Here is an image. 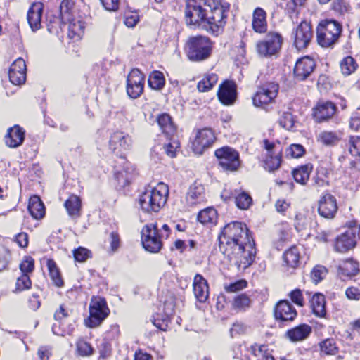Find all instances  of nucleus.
Returning <instances> with one entry per match:
<instances>
[{"mask_svg": "<svg viewBox=\"0 0 360 360\" xmlns=\"http://www.w3.org/2000/svg\"><path fill=\"white\" fill-rule=\"evenodd\" d=\"M220 251L238 270H245L254 262L255 243L245 224L232 221L222 229L218 236Z\"/></svg>", "mask_w": 360, "mask_h": 360, "instance_id": "nucleus-1", "label": "nucleus"}, {"mask_svg": "<svg viewBox=\"0 0 360 360\" xmlns=\"http://www.w3.org/2000/svg\"><path fill=\"white\" fill-rule=\"evenodd\" d=\"M229 10V4H221V0H187L186 22L218 36L224 30Z\"/></svg>", "mask_w": 360, "mask_h": 360, "instance_id": "nucleus-2", "label": "nucleus"}, {"mask_svg": "<svg viewBox=\"0 0 360 360\" xmlns=\"http://www.w3.org/2000/svg\"><path fill=\"white\" fill-rule=\"evenodd\" d=\"M169 189L166 184L161 182L155 188L144 191L139 198L141 209L147 213L158 212L165 205Z\"/></svg>", "mask_w": 360, "mask_h": 360, "instance_id": "nucleus-3", "label": "nucleus"}, {"mask_svg": "<svg viewBox=\"0 0 360 360\" xmlns=\"http://www.w3.org/2000/svg\"><path fill=\"white\" fill-rule=\"evenodd\" d=\"M212 50L210 39L201 35L189 37L186 44V55L191 61L200 62L207 59Z\"/></svg>", "mask_w": 360, "mask_h": 360, "instance_id": "nucleus-4", "label": "nucleus"}, {"mask_svg": "<svg viewBox=\"0 0 360 360\" xmlns=\"http://www.w3.org/2000/svg\"><path fill=\"white\" fill-rule=\"evenodd\" d=\"M342 32L341 24L335 20H323L316 27L318 44L328 48L335 44Z\"/></svg>", "mask_w": 360, "mask_h": 360, "instance_id": "nucleus-5", "label": "nucleus"}, {"mask_svg": "<svg viewBox=\"0 0 360 360\" xmlns=\"http://www.w3.org/2000/svg\"><path fill=\"white\" fill-rule=\"evenodd\" d=\"M110 309L105 300L101 297H93L89 304V316L84 319L88 328H96L108 316Z\"/></svg>", "mask_w": 360, "mask_h": 360, "instance_id": "nucleus-6", "label": "nucleus"}, {"mask_svg": "<svg viewBox=\"0 0 360 360\" xmlns=\"http://www.w3.org/2000/svg\"><path fill=\"white\" fill-rule=\"evenodd\" d=\"M214 155L219 161V165L224 171L235 172L240 166L238 152L229 146H224L215 150Z\"/></svg>", "mask_w": 360, "mask_h": 360, "instance_id": "nucleus-7", "label": "nucleus"}, {"mask_svg": "<svg viewBox=\"0 0 360 360\" xmlns=\"http://www.w3.org/2000/svg\"><path fill=\"white\" fill-rule=\"evenodd\" d=\"M162 239L156 224H146L143 227L141 241L146 251L152 253L158 252L162 247Z\"/></svg>", "mask_w": 360, "mask_h": 360, "instance_id": "nucleus-8", "label": "nucleus"}, {"mask_svg": "<svg viewBox=\"0 0 360 360\" xmlns=\"http://www.w3.org/2000/svg\"><path fill=\"white\" fill-rule=\"evenodd\" d=\"M279 84L276 82H266L258 88L252 97L253 105L256 107L264 108L272 103L278 95Z\"/></svg>", "mask_w": 360, "mask_h": 360, "instance_id": "nucleus-9", "label": "nucleus"}, {"mask_svg": "<svg viewBox=\"0 0 360 360\" xmlns=\"http://www.w3.org/2000/svg\"><path fill=\"white\" fill-rule=\"evenodd\" d=\"M292 36L294 38V45L298 50L308 46L313 38V31L309 22L302 21L292 31Z\"/></svg>", "mask_w": 360, "mask_h": 360, "instance_id": "nucleus-10", "label": "nucleus"}, {"mask_svg": "<svg viewBox=\"0 0 360 360\" xmlns=\"http://www.w3.org/2000/svg\"><path fill=\"white\" fill-rule=\"evenodd\" d=\"M281 44L282 37L279 34L269 33L264 40L257 43V52L264 56L274 55L281 49Z\"/></svg>", "mask_w": 360, "mask_h": 360, "instance_id": "nucleus-11", "label": "nucleus"}, {"mask_svg": "<svg viewBox=\"0 0 360 360\" xmlns=\"http://www.w3.org/2000/svg\"><path fill=\"white\" fill-rule=\"evenodd\" d=\"M215 139L214 133L211 129L205 128L199 130L192 143L193 152L198 155L202 154L214 143Z\"/></svg>", "mask_w": 360, "mask_h": 360, "instance_id": "nucleus-12", "label": "nucleus"}, {"mask_svg": "<svg viewBox=\"0 0 360 360\" xmlns=\"http://www.w3.org/2000/svg\"><path fill=\"white\" fill-rule=\"evenodd\" d=\"M336 198L329 193H323L318 202L319 214L328 219H332L338 212Z\"/></svg>", "mask_w": 360, "mask_h": 360, "instance_id": "nucleus-13", "label": "nucleus"}, {"mask_svg": "<svg viewBox=\"0 0 360 360\" xmlns=\"http://www.w3.org/2000/svg\"><path fill=\"white\" fill-rule=\"evenodd\" d=\"M312 110L315 121L321 123L330 120L337 112L338 108L332 101H321L316 103Z\"/></svg>", "mask_w": 360, "mask_h": 360, "instance_id": "nucleus-14", "label": "nucleus"}, {"mask_svg": "<svg viewBox=\"0 0 360 360\" xmlns=\"http://www.w3.org/2000/svg\"><path fill=\"white\" fill-rule=\"evenodd\" d=\"M315 67V61L309 56L299 58L293 70L295 77L300 81L307 79L314 72Z\"/></svg>", "mask_w": 360, "mask_h": 360, "instance_id": "nucleus-15", "label": "nucleus"}, {"mask_svg": "<svg viewBox=\"0 0 360 360\" xmlns=\"http://www.w3.org/2000/svg\"><path fill=\"white\" fill-rule=\"evenodd\" d=\"M26 64L22 58L16 59L8 71L10 82L14 85H22L26 81Z\"/></svg>", "mask_w": 360, "mask_h": 360, "instance_id": "nucleus-16", "label": "nucleus"}, {"mask_svg": "<svg viewBox=\"0 0 360 360\" xmlns=\"http://www.w3.org/2000/svg\"><path fill=\"white\" fill-rule=\"evenodd\" d=\"M356 244V229L349 228L336 238L335 249L340 252H346Z\"/></svg>", "mask_w": 360, "mask_h": 360, "instance_id": "nucleus-17", "label": "nucleus"}, {"mask_svg": "<svg viewBox=\"0 0 360 360\" xmlns=\"http://www.w3.org/2000/svg\"><path fill=\"white\" fill-rule=\"evenodd\" d=\"M297 315V311L288 300H281L275 307V319L281 322L293 321Z\"/></svg>", "mask_w": 360, "mask_h": 360, "instance_id": "nucleus-18", "label": "nucleus"}, {"mask_svg": "<svg viewBox=\"0 0 360 360\" xmlns=\"http://www.w3.org/2000/svg\"><path fill=\"white\" fill-rule=\"evenodd\" d=\"M217 96L219 100L224 105H231L236 98V87L233 82L226 81L220 85Z\"/></svg>", "mask_w": 360, "mask_h": 360, "instance_id": "nucleus-19", "label": "nucleus"}, {"mask_svg": "<svg viewBox=\"0 0 360 360\" xmlns=\"http://www.w3.org/2000/svg\"><path fill=\"white\" fill-rule=\"evenodd\" d=\"M43 9L42 4L34 3L28 10L27 19L32 31H37L41 28Z\"/></svg>", "mask_w": 360, "mask_h": 360, "instance_id": "nucleus-20", "label": "nucleus"}, {"mask_svg": "<svg viewBox=\"0 0 360 360\" xmlns=\"http://www.w3.org/2000/svg\"><path fill=\"white\" fill-rule=\"evenodd\" d=\"M5 143L10 148L20 146L25 139V131L18 125L10 127L5 136Z\"/></svg>", "mask_w": 360, "mask_h": 360, "instance_id": "nucleus-21", "label": "nucleus"}, {"mask_svg": "<svg viewBox=\"0 0 360 360\" xmlns=\"http://www.w3.org/2000/svg\"><path fill=\"white\" fill-rule=\"evenodd\" d=\"M193 292L196 299L204 302L208 298L209 287L207 281L200 274H196L193 283Z\"/></svg>", "mask_w": 360, "mask_h": 360, "instance_id": "nucleus-22", "label": "nucleus"}, {"mask_svg": "<svg viewBox=\"0 0 360 360\" xmlns=\"http://www.w3.org/2000/svg\"><path fill=\"white\" fill-rule=\"evenodd\" d=\"M174 305L172 302H165L164 304V316L158 314L153 318V323L162 330H166L170 321V317L174 314Z\"/></svg>", "mask_w": 360, "mask_h": 360, "instance_id": "nucleus-23", "label": "nucleus"}, {"mask_svg": "<svg viewBox=\"0 0 360 360\" xmlns=\"http://www.w3.org/2000/svg\"><path fill=\"white\" fill-rule=\"evenodd\" d=\"M186 202L191 205L200 203L205 200V188L204 186L195 182L190 187L186 193Z\"/></svg>", "mask_w": 360, "mask_h": 360, "instance_id": "nucleus-24", "label": "nucleus"}, {"mask_svg": "<svg viewBox=\"0 0 360 360\" xmlns=\"http://www.w3.org/2000/svg\"><path fill=\"white\" fill-rule=\"evenodd\" d=\"M311 333V328L303 323L288 330L285 336L292 342H299L307 339Z\"/></svg>", "mask_w": 360, "mask_h": 360, "instance_id": "nucleus-25", "label": "nucleus"}, {"mask_svg": "<svg viewBox=\"0 0 360 360\" xmlns=\"http://www.w3.org/2000/svg\"><path fill=\"white\" fill-rule=\"evenodd\" d=\"M359 272V263L353 259H347L339 266L338 274L341 278H352Z\"/></svg>", "mask_w": 360, "mask_h": 360, "instance_id": "nucleus-26", "label": "nucleus"}, {"mask_svg": "<svg viewBox=\"0 0 360 360\" xmlns=\"http://www.w3.org/2000/svg\"><path fill=\"white\" fill-rule=\"evenodd\" d=\"M252 25L256 32L264 33L266 31V13L262 8L258 7L255 9L252 15Z\"/></svg>", "mask_w": 360, "mask_h": 360, "instance_id": "nucleus-27", "label": "nucleus"}, {"mask_svg": "<svg viewBox=\"0 0 360 360\" xmlns=\"http://www.w3.org/2000/svg\"><path fill=\"white\" fill-rule=\"evenodd\" d=\"M131 143V137L122 131L115 132L110 139V146L114 150H116L118 147L123 150H128L130 148Z\"/></svg>", "mask_w": 360, "mask_h": 360, "instance_id": "nucleus-28", "label": "nucleus"}, {"mask_svg": "<svg viewBox=\"0 0 360 360\" xmlns=\"http://www.w3.org/2000/svg\"><path fill=\"white\" fill-rule=\"evenodd\" d=\"M157 122L162 133L168 138L174 135L176 128L169 114L162 113L157 118Z\"/></svg>", "mask_w": 360, "mask_h": 360, "instance_id": "nucleus-29", "label": "nucleus"}, {"mask_svg": "<svg viewBox=\"0 0 360 360\" xmlns=\"http://www.w3.org/2000/svg\"><path fill=\"white\" fill-rule=\"evenodd\" d=\"M64 206L72 218H78L81 216L82 200L79 196L71 195L65 200Z\"/></svg>", "mask_w": 360, "mask_h": 360, "instance_id": "nucleus-30", "label": "nucleus"}, {"mask_svg": "<svg viewBox=\"0 0 360 360\" xmlns=\"http://www.w3.org/2000/svg\"><path fill=\"white\" fill-rule=\"evenodd\" d=\"M27 209L34 219H39L44 216V205L37 195H34L30 198Z\"/></svg>", "mask_w": 360, "mask_h": 360, "instance_id": "nucleus-31", "label": "nucleus"}, {"mask_svg": "<svg viewBox=\"0 0 360 360\" xmlns=\"http://www.w3.org/2000/svg\"><path fill=\"white\" fill-rule=\"evenodd\" d=\"M313 313L318 317H325L326 314L325 297L321 293H316L311 300Z\"/></svg>", "mask_w": 360, "mask_h": 360, "instance_id": "nucleus-32", "label": "nucleus"}, {"mask_svg": "<svg viewBox=\"0 0 360 360\" xmlns=\"http://www.w3.org/2000/svg\"><path fill=\"white\" fill-rule=\"evenodd\" d=\"M311 171L312 165L307 164L293 169L292 174L296 182L305 185L309 179Z\"/></svg>", "mask_w": 360, "mask_h": 360, "instance_id": "nucleus-33", "label": "nucleus"}, {"mask_svg": "<svg viewBox=\"0 0 360 360\" xmlns=\"http://www.w3.org/2000/svg\"><path fill=\"white\" fill-rule=\"evenodd\" d=\"M217 219V210L212 207H207L202 210L198 214V220L204 225L215 224Z\"/></svg>", "mask_w": 360, "mask_h": 360, "instance_id": "nucleus-34", "label": "nucleus"}, {"mask_svg": "<svg viewBox=\"0 0 360 360\" xmlns=\"http://www.w3.org/2000/svg\"><path fill=\"white\" fill-rule=\"evenodd\" d=\"M300 257V251L295 246L286 250L283 255V260L286 265L292 269L298 266Z\"/></svg>", "mask_w": 360, "mask_h": 360, "instance_id": "nucleus-35", "label": "nucleus"}, {"mask_svg": "<svg viewBox=\"0 0 360 360\" xmlns=\"http://www.w3.org/2000/svg\"><path fill=\"white\" fill-rule=\"evenodd\" d=\"M252 354L257 357V360H274L268 346L255 343L250 347Z\"/></svg>", "mask_w": 360, "mask_h": 360, "instance_id": "nucleus-36", "label": "nucleus"}, {"mask_svg": "<svg viewBox=\"0 0 360 360\" xmlns=\"http://www.w3.org/2000/svg\"><path fill=\"white\" fill-rule=\"evenodd\" d=\"M47 266L49 269V276L53 284L58 288L63 287L64 282L56 262L52 259H49L47 261Z\"/></svg>", "mask_w": 360, "mask_h": 360, "instance_id": "nucleus-37", "label": "nucleus"}, {"mask_svg": "<svg viewBox=\"0 0 360 360\" xmlns=\"http://www.w3.org/2000/svg\"><path fill=\"white\" fill-rule=\"evenodd\" d=\"M251 304V300L244 293L236 296L233 300L232 307L238 311H244L248 309Z\"/></svg>", "mask_w": 360, "mask_h": 360, "instance_id": "nucleus-38", "label": "nucleus"}, {"mask_svg": "<svg viewBox=\"0 0 360 360\" xmlns=\"http://www.w3.org/2000/svg\"><path fill=\"white\" fill-rule=\"evenodd\" d=\"M165 80L163 74L160 71H154L149 76L148 84L155 90H160L165 86Z\"/></svg>", "mask_w": 360, "mask_h": 360, "instance_id": "nucleus-39", "label": "nucleus"}, {"mask_svg": "<svg viewBox=\"0 0 360 360\" xmlns=\"http://www.w3.org/2000/svg\"><path fill=\"white\" fill-rule=\"evenodd\" d=\"M320 349L321 353L326 355H335L338 352V347L333 338H328L320 342Z\"/></svg>", "mask_w": 360, "mask_h": 360, "instance_id": "nucleus-40", "label": "nucleus"}, {"mask_svg": "<svg viewBox=\"0 0 360 360\" xmlns=\"http://www.w3.org/2000/svg\"><path fill=\"white\" fill-rule=\"evenodd\" d=\"M358 65L355 59L352 56L345 57L340 62V69L343 75H349L357 68Z\"/></svg>", "mask_w": 360, "mask_h": 360, "instance_id": "nucleus-41", "label": "nucleus"}, {"mask_svg": "<svg viewBox=\"0 0 360 360\" xmlns=\"http://www.w3.org/2000/svg\"><path fill=\"white\" fill-rule=\"evenodd\" d=\"M234 198L236 206L240 210L248 209L252 203V197L245 191H242Z\"/></svg>", "mask_w": 360, "mask_h": 360, "instance_id": "nucleus-42", "label": "nucleus"}, {"mask_svg": "<svg viewBox=\"0 0 360 360\" xmlns=\"http://www.w3.org/2000/svg\"><path fill=\"white\" fill-rule=\"evenodd\" d=\"M318 141L326 146H333L339 141V138L335 132L323 131L319 134Z\"/></svg>", "mask_w": 360, "mask_h": 360, "instance_id": "nucleus-43", "label": "nucleus"}, {"mask_svg": "<svg viewBox=\"0 0 360 360\" xmlns=\"http://www.w3.org/2000/svg\"><path fill=\"white\" fill-rule=\"evenodd\" d=\"M32 281L30 276L27 274H22V275L17 278L15 292H21L30 289Z\"/></svg>", "mask_w": 360, "mask_h": 360, "instance_id": "nucleus-44", "label": "nucleus"}, {"mask_svg": "<svg viewBox=\"0 0 360 360\" xmlns=\"http://www.w3.org/2000/svg\"><path fill=\"white\" fill-rule=\"evenodd\" d=\"M328 273L327 269L321 265H316L311 272V278L316 284L322 281Z\"/></svg>", "mask_w": 360, "mask_h": 360, "instance_id": "nucleus-45", "label": "nucleus"}, {"mask_svg": "<svg viewBox=\"0 0 360 360\" xmlns=\"http://www.w3.org/2000/svg\"><path fill=\"white\" fill-rule=\"evenodd\" d=\"M281 162V157L278 155L275 156L269 155L266 158L264 163L266 169L273 172L278 169Z\"/></svg>", "mask_w": 360, "mask_h": 360, "instance_id": "nucleus-46", "label": "nucleus"}, {"mask_svg": "<svg viewBox=\"0 0 360 360\" xmlns=\"http://www.w3.org/2000/svg\"><path fill=\"white\" fill-rule=\"evenodd\" d=\"M77 350L78 354L82 356H88L93 354L94 349L89 343L81 340L77 343Z\"/></svg>", "mask_w": 360, "mask_h": 360, "instance_id": "nucleus-47", "label": "nucleus"}, {"mask_svg": "<svg viewBox=\"0 0 360 360\" xmlns=\"http://www.w3.org/2000/svg\"><path fill=\"white\" fill-rule=\"evenodd\" d=\"M294 118L291 112H283L279 118V124L286 129H290L294 126Z\"/></svg>", "mask_w": 360, "mask_h": 360, "instance_id": "nucleus-48", "label": "nucleus"}, {"mask_svg": "<svg viewBox=\"0 0 360 360\" xmlns=\"http://www.w3.org/2000/svg\"><path fill=\"white\" fill-rule=\"evenodd\" d=\"M75 259L79 262H84L91 257V251L85 248L79 247L73 250Z\"/></svg>", "mask_w": 360, "mask_h": 360, "instance_id": "nucleus-49", "label": "nucleus"}, {"mask_svg": "<svg viewBox=\"0 0 360 360\" xmlns=\"http://www.w3.org/2000/svg\"><path fill=\"white\" fill-rule=\"evenodd\" d=\"M34 268V260L30 256L25 257L24 259L20 264V269L22 274L32 273Z\"/></svg>", "mask_w": 360, "mask_h": 360, "instance_id": "nucleus-50", "label": "nucleus"}, {"mask_svg": "<svg viewBox=\"0 0 360 360\" xmlns=\"http://www.w3.org/2000/svg\"><path fill=\"white\" fill-rule=\"evenodd\" d=\"M84 26L81 21L71 22L68 26L69 37L74 38L75 36L80 37L83 33Z\"/></svg>", "mask_w": 360, "mask_h": 360, "instance_id": "nucleus-51", "label": "nucleus"}, {"mask_svg": "<svg viewBox=\"0 0 360 360\" xmlns=\"http://www.w3.org/2000/svg\"><path fill=\"white\" fill-rule=\"evenodd\" d=\"M349 152L353 156L360 154V136H351Z\"/></svg>", "mask_w": 360, "mask_h": 360, "instance_id": "nucleus-52", "label": "nucleus"}, {"mask_svg": "<svg viewBox=\"0 0 360 360\" xmlns=\"http://www.w3.org/2000/svg\"><path fill=\"white\" fill-rule=\"evenodd\" d=\"M290 297L291 300L297 306L303 307L304 304V297L302 291L300 289H295L290 292Z\"/></svg>", "mask_w": 360, "mask_h": 360, "instance_id": "nucleus-53", "label": "nucleus"}, {"mask_svg": "<svg viewBox=\"0 0 360 360\" xmlns=\"http://www.w3.org/2000/svg\"><path fill=\"white\" fill-rule=\"evenodd\" d=\"M333 8L340 13H345L349 11L350 6L344 0H334Z\"/></svg>", "mask_w": 360, "mask_h": 360, "instance_id": "nucleus-54", "label": "nucleus"}, {"mask_svg": "<svg viewBox=\"0 0 360 360\" xmlns=\"http://www.w3.org/2000/svg\"><path fill=\"white\" fill-rule=\"evenodd\" d=\"M171 141L165 145L164 149L167 155L171 158L176 156V150L179 146V143L176 141H172V137H169Z\"/></svg>", "mask_w": 360, "mask_h": 360, "instance_id": "nucleus-55", "label": "nucleus"}, {"mask_svg": "<svg viewBox=\"0 0 360 360\" xmlns=\"http://www.w3.org/2000/svg\"><path fill=\"white\" fill-rule=\"evenodd\" d=\"M345 295L350 300H360V290L356 287H349L345 290Z\"/></svg>", "mask_w": 360, "mask_h": 360, "instance_id": "nucleus-56", "label": "nucleus"}, {"mask_svg": "<svg viewBox=\"0 0 360 360\" xmlns=\"http://www.w3.org/2000/svg\"><path fill=\"white\" fill-rule=\"evenodd\" d=\"M247 285V282L245 280H240L235 283H231L225 288L226 292H234L245 288Z\"/></svg>", "mask_w": 360, "mask_h": 360, "instance_id": "nucleus-57", "label": "nucleus"}, {"mask_svg": "<svg viewBox=\"0 0 360 360\" xmlns=\"http://www.w3.org/2000/svg\"><path fill=\"white\" fill-rule=\"evenodd\" d=\"M144 75L139 69H133L127 77L129 81H136L144 83Z\"/></svg>", "mask_w": 360, "mask_h": 360, "instance_id": "nucleus-58", "label": "nucleus"}, {"mask_svg": "<svg viewBox=\"0 0 360 360\" xmlns=\"http://www.w3.org/2000/svg\"><path fill=\"white\" fill-rule=\"evenodd\" d=\"M9 256V252L6 249H0V271L7 268Z\"/></svg>", "mask_w": 360, "mask_h": 360, "instance_id": "nucleus-59", "label": "nucleus"}, {"mask_svg": "<svg viewBox=\"0 0 360 360\" xmlns=\"http://www.w3.org/2000/svg\"><path fill=\"white\" fill-rule=\"evenodd\" d=\"M290 151L292 157L298 158L305 153L304 148L300 144H292L290 147Z\"/></svg>", "mask_w": 360, "mask_h": 360, "instance_id": "nucleus-60", "label": "nucleus"}, {"mask_svg": "<svg viewBox=\"0 0 360 360\" xmlns=\"http://www.w3.org/2000/svg\"><path fill=\"white\" fill-rule=\"evenodd\" d=\"M100 357L104 359L108 356L111 352V347L110 343L105 340H103L98 346Z\"/></svg>", "mask_w": 360, "mask_h": 360, "instance_id": "nucleus-61", "label": "nucleus"}, {"mask_svg": "<svg viewBox=\"0 0 360 360\" xmlns=\"http://www.w3.org/2000/svg\"><path fill=\"white\" fill-rule=\"evenodd\" d=\"M104 8L109 11H115L119 7L118 0H100Z\"/></svg>", "mask_w": 360, "mask_h": 360, "instance_id": "nucleus-62", "label": "nucleus"}, {"mask_svg": "<svg viewBox=\"0 0 360 360\" xmlns=\"http://www.w3.org/2000/svg\"><path fill=\"white\" fill-rule=\"evenodd\" d=\"M37 355L40 360H49L51 355V352L47 347H40L38 349Z\"/></svg>", "mask_w": 360, "mask_h": 360, "instance_id": "nucleus-63", "label": "nucleus"}, {"mask_svg": "<svg viewBox=\"0 0 360 360\" xmlns=\"http://www.w3.org/2000/svg\"><path fill=\"white\" fill-rule=\"evenodd\" d=\"M349 127L355 131L360 129V116L357 112L352 115L349 121Z\"/></svg>", "mask_w": 360, "mask_h": 360, "instance_id": "nucleus-64", "label": "nucleus"}]
</instances>
